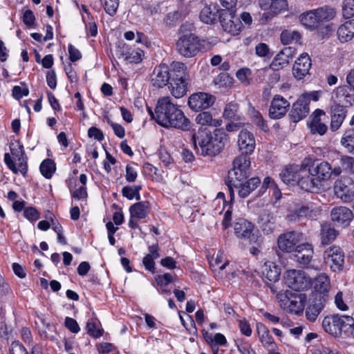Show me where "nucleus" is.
<instances>
[{
	"label": "nucleus",
	"instance_id": "nucleus-1",
	"mask_svg": "<svg viewBox=\"0 0 354 354\" xmlns=\"http://www.w3.org/2000/svg\"><path fill=\"white\" fill-rule=\"evenodd\" d=\"M149 112L157 123L166 128H175L186 131L189 128V120L183 112L171 102L169 97L158 100L155 109V114L151 109Z\"/></svg>",
	"mask_w": 354,
	"mask_h": 354
},
{
	"label": "nucleus",
	"instance_id": "nucleus-2",
	"mask_svg": "<svg viewBox=\"0 0 354 354\" xmlns=\"http://www.w3.org/2000/svg\"><path fill=\"white\" fill-rule=\"evenodd\" d=\"M194 148L203 156H215L225 147L228 136L223 129H216L213 133L206 128L200 127L192 135Z\"/></svg>",
	"mask_w": 354,
	"mask_h": 354
},
{
	"label": "nucleus",
	"instance_id": "nucleus-3",
	"mask_svg": "<svg viewBox=\"0 0 354 354\" xmlns=\"http://www.w3.org/2000/svg\"><path fill=\"white\" fill-rule=\"evenodd\" d=\"M193 28L194 26L192 24H183L179 28V32L183 35L178 37L176 48L178 53L185 57L196 56L203 48V40L193 33H185Z\"/></svg>",
	"mask_w": 354,
	"mask_h": 354
},
{
	"label": "nucleus",
	"instance_id": "nucleus-4",
	"mask_svg": "<svg viewBox=\"0 0 354 354\" xmlns=\"http://www.w3.org/2000/svg\"><path fill=\"white\" fill-rule=\"evenodd\" d=\"M284 280L286 286L295 291L306 290L312 284L310 277L300 270H287L284 275Z\"/></svg>",
	"mask_w": 354,
	"mask_h": 354
},
{
	"label": "nucleus",
	"instance_id": "nucleus-5",
	"mask_svg": "<svg viewBox=\"0 0 354 354\" xmlns=\"http://www.w3.org/2000/svg\"><path fill=\"white\" fill-rule=\"evenodd\" d=\"M333 191L337 198L350 202L354 197V180L348 176H342L335 180Z\"/></svg>",
	"mask_w": 354,
	"mask_h": 354
},
{
	"label": "nucleus",
	"instance_id": "nucleus-6",
	"mask_svg": "<svg viewBox=\"0 0 354 354\" xmlns=\"http://www.w3.org/2000/svg\"><path fill=\"white\" fill-rule=\"evenodd\" d=\"M219 19L223 30L232 35H238L243 29L242 23L236 17L235 11L221 10Z\"/></svg>",
	"mask_w": 354,
	"mask_h": 354
},
{
	"label": "nucleus",
	"instance_id": "nucleus-7",
	"mask_svg": "<svg viewBox=\"0 0 354 354\" xmlns=\"http://www.w3.org/2000/svg\"><path fill=\"white\" fill-rule=\"evenodd\" d=\"M304 240V234L297 231H290L281 234L277 238V246L283 252L295 251L297 243Z\"/></svg>",
	"mask_w": 354,
	"mask_h": 354
},
{
	"label": "nucleus",
	"instance_id": "nucleus-8",
	"mask_svg": "<svg viewBox=\"0 0 354 354\" xmlns=\"http://www.w3.org/2000/svg\"><path fill=\"white\" fill-rule=\"evenodd\" d=\"M309 164V170L312 176H315L319 185L323 182L330 180L333 174L332 167L327 161L318 162L306 158Z\"/></svg>",
	"mask_w": 354,
	"mask_h": 354
},
{
	"label": "nucleus",
	"instance_id": "nucleus-9",
	"mask_svg": "<svg viewBox=\"0 0 354 354\" xmlns=\"http://www.w3.org/2000/svg\"><path fill=\"white\" fill-rule=\"evenodd\" d=\"M300 176L298 186L303 190L313 192L319 188V184L315 176L309 170V164L305 158L301 163Z\"/></svg>",
	"mask_w": 354,
	"mask_h": 354
},
{
	"label": "nucleus",
	"instance_id": "nucleus-10",
	"mask_svg": "<svg viewBox=\"0 0 354 354\" xmlns=\"http://www.w3.org/2000/svg\"><path fill=\"white\" fill-rule=\"evenodd\" d=\"M214 102L215 97L213 95L204 92H198L189 96L188 105L193 111H199L209 108Z\"/></svg>",
	"mask_w": 354,
	"mask_h": 354
},
{
	"label": "nucleus",
	"instance_id": "nucleus-11",
	"mask_svg": "<svg viewBox=\"0 0 354 354\" xmlns=\"http://www.w3.org/2000/svg\"><path fill=\"white\" fill-rule=\"evenodd\" d=\"M332 99L335 104L343 106L345 109L354 104V89L348 86L337 87L332 93Z\"/></svg>",
	"mask_w": 354,
	"mask_h": 354
},
{
	"label": "nucleus",
	"instance_id": "nucleus-12",
	"mask_svg": "<svg viewBox=\"0 0 354 354\" xmlns=\"http://www.w3.org/2000/svg\"><path fill=\"white\" fill-rule=\"evenodd\" d=\"M324 259L333 271H339L342 269L344 263V255L339 247L333 246L326 250Z\"/></svg>",
	"mask_w": 354,
	"mask_h": 354
},
{
	"label": "nucleus",
	"instance_id": "nucleus-13",
	"mask_svg": "<svg viewBox=\"0 0 354 354\" xmlns=\"http://www.w3.org/2000/svg\"><path fill=\"white\" fill-rule=\"evenodd\" d=\"M290 103L283 97L276 95L270 104L269 115L272 119H279L283 117L288 111Z\"/></svg>",
	"mask_w": 354,
	"mask_h": 354
},
{
	"label": "nucleus",
	"instance_id": "nucleus-14",
	"mask_svg": "<svg viewBox=\"0 0 354 354\" xmlns=\"http://www.w3.org/2000/svg\"><path fill=\"white\" fill-rule=\"evenodd\" d=\"M237 145L242 154H251L256 146L253 133L246 129L241 130L238 136Z\"/></svg>",
	"mask_w": 354,
	"mask_h": 354
},
{
	"label": "nucleus",
	"instance_id": "nucleus-15",
	"mask_svg": "<svg viewBox=\"0 0 354 354\" xmlns=\"http://www.w3.org/2000/svg\"><path fill=\"white\" fill-rule=\"evenodd\" d=\"M311 66L309 55L304 53L296 59L292 67V74L297 80H302L308 73Z\"/></svg>",
	"mask_w": 354,
	"mask_h": 354
},
{
	"label": "nucleus",
	"instance_id": "nucleus-16",
	"mask_svg": "<svg viewBox=\"0 0 354 354\" xmlns=\"http://www.w3.org/2000/svg\"><path fill=\"white\" fill-rule=\"evenodd\" d=\"M313 253L311 244L308 243L299 244L295 248L294 259L299 265L305 266L312 261Z\"/></svg>",
	"mask_w": 354,
	"mask_h": 354
},
{
	"label": "nucleus",
	"instance_id": "nucleus-17",
	"mask_svg": "<svg viewBox=\"0 0 354 354\" xmlns=\"http://www.w3.org/2000/svg\"><path fill=\"white\" fill-rule=\"evenodd\" d=\"M171 77L168 66L166 64H160L154 68L151 75V82L153 86L162 88L169 83Z\"/></svg>",
	"mask_w": 354,
	"mask_h": 354
},
{
	"label": "nucleus",
	"instance_id": "nucleus-18",
	"mask_svg": "<svg viewBox=\"0 0 354 354\" xmlns=\"http://www.w3.org/2000/svg\"><path fill=\"white\" fill-rule=\"evenodd\" d=\"M295 54V48L292 47H286L282 49L272 60L270 68L274 71H279L290 63Z\"/></svg>",
	"mask_w": 354,
	"mask_h": 354
},
{
	"label": "nucleus",
	"instance_id": "nucleus-19",
	"mask_svg": "<svg viewBox=\"0 0 354 354\" xmlns=\"http://www.w3.org/2000/svg\"><path fill=\"white\" fill-rule=\"evenodd\" d=\"M330 216L333 222L345 227L348 225L353 218V214L349 208L339 206L332 209Z\"/></svg>",
	"mask_w": 354,
	"mask_h": 354
},
{
	"label": "nucleus",
	"instance_id": "nucleus-20",
	"mask_svg": "<svg viewBox=\"0 0 354 354\" xmlns=\"http://www.w3.org/2000/svg\"><path fill=\"white\" fill-rule=\"evenodd\" d=\"M330 129L332 131H336L341 127L344 122L347 115V110L343 106L334 104L330 107Z\"/></svg>",
	"mask_w": 354,
	"mask_h": 354
},
{
	"label": "nucleus",
	"instance_id": "nucleus-21",
	"mask_svg": "<svg viewBox=\"0 0 354 354\" xmlns=\"http://www.w3.org/2000/svg\"><path fill=\"white\" fill-rule=\"evenodd\" d=\"M309 113V104L304 100V97H299L292 104L290 117L293 122H297L306 118Z\"/></svg>",
	"mask_w": 354,
	"mask_h": 354
},
{
	"label": "nucleus",
	"instance_id": "nucleus-22",
	"mask_svg": "<svg viewBox=\"0 0 354 354\" xmlns=\"http://www.w3.org/2000/svg\"><path fill=\"white\" fill-rule=\"evenodd\" d=\"M248 177V174L245 171L235 170L234 169H232L229 171L227 184L231 201H233L234 198V187H237L239 185H241V183H243Z\"/></svg>",
	"mask_w": 354,
	"mask_h": 354
},
{
	"label": "nucleus",
	"instance_id": "nucleus-23",
	"mask_svg": "<svg viewBox=\"0 0 354 354\" xmlns=\"http://www.w3.org/2000/svg\"><path fill=\"white\" fill-rule=\"evenodd\" d=\"M20 156L21 158L14 160L12 159L10 155L6 153L4 155V162L8 167L14 173L17 174L20 172L24 175L28 170L27 158L26 156H22L21 154Z\"/></svg>",
	"mask_w": 354,
	"mask_h": 354
},
{
	"label": "nucleus",
	"instance_id": "nucleus-24",
	"mask_svg": "<svg viewBox=\"0 0 354 354\" xmlns=\"http://www.w3.org/2000/svg\"><path fill=\"white\" fill-rule=\"evenodd\" d=\"M301 165H292L286 167L281 173L282 180L287 185H298Z\"/></svg>",
	"mask_w": 354,
	"mask_h": 354
},
{
	"label": "nucleus",
	"instance_id": "nucleus-25",
	"mask_svg": "<svg viewBox=\"0 0 354 354\" xmlns=\"http://www.w3.org/2000/svg\"><path fill=\"white\" fill-rule=\"evenodd\" d=\"M338 324L341 337L354 336V318L352 316L338 314Z\"/></svg>",
	"mask_w": 354,
	"mask_h": 354
},
{
	"label": "nucleus",
	"instance_id": "nucleus-26",
	"mask_svg": "<svg viewBox=\"0 0 354 354\" xmlns=\"http://www.w3.org/2000/svg\"><path fill=\"white\" fill-rule=\"evenodd\" d=\"M338 324V314L326 316L322 321L324 330L327 333L335 337H341V330H339V328Z\"/></svg>",
	"mask_w": 354,
	"mask_h": 354
},
{
	"label": "nucleus",
	"instance_id": "nucleus-27",
	"mask_svg": "<svg viewBox=\"0 0 354 354\" xmlns=\"http://www.w3.org/2000/svg\"><path fill=\"white\" fill-rule=\"evenodd\" d=\"M261 180L259 178H251L245 182H243L237 187H234V190L236 189L238 195L241 198H246L249 194L255 189L260 184Z\"/></svg>",
	"mask_w": 354,
	"mask_h": 354
},
{
	"label": "nucleus",
	"instance_id": "nucleus-28",
	"mask_svg": "<svg viewBox=\"0 0 354 354\" xmlns=\"http://www.w3.org/2000/svg\"><path fill=\"white\" fill-rule=\"evenodd\" d=\"M257 331L259 339L264 347L272 350L277 347L269 330L263 324H257Z\"/></svg>",
	"mask_w": 354,
	"mask_h": 354
},
{
	"label": "nucleus",
	"instance_id": "nucleus-29",
	"mask_svg": "<svg viewBox=\"0 0 354 354\" xmlns=\"http://www.w3.org/2000/svg\"><path fill=\"white\" fill-rule=\"evenodd\" d=\"M169 89L171 94L176 98L183 97L187 91V84L184 79H180V77H172L169 83Z\"/></svg>",
	"mask_w": 354,
	"mask_h": 354
},
{
	"label": "nucleus",
	"instance_id": "nucleus-30",
	"mask_svg": "<svg viewBox=\"0 0 354 354\" xmlns=\"http://www.w3.org/2000/svg\"><path fill=\"white\" fill-rule=\"evenodd\" d=\"M337 35L341 42H347L354 36V19L348 20L339 26Z\"/></svg>",
	"mask_w": 354,
	"mask_h": 354
},
{
	"label": "nucleus",
	"instance_id": "nucleus-31",
	"mask_svg": "<svg viewBox=\"0 0 354 354\" xmlns=\"http://www.w3.org/2000/svg\"><path fill=\"white\" fill-rule=\"evenodd\" d=\"M312 283L315 292L319 294V297L326 295L330 288V279L325 274H319Z\"/></svg>",
	"mask_w": 354,
	"mask_h": 354
},
{
	"label": "nucleus",
	"instance_id": "nucleus-32",
	"mask_svg": "<svg viewBox=\"0 0 354 354\" xmlns=\"http://www.w3.org/2000/svg\"><path fill=\"white\" fill-rule=\"evenodd\" d=\"M234 230L238 238H248L252 232L253 225L244 218H239L234 225Z\"/></svg>",
	"mask_w": 354,
	"mask_h": 354
},
{
	"label": "nucleus",
	"instance_id": "nucleus-33",
	"mask_svg": "<svg viewBox=\"0 0 354 354\" xmlns=\"http://www.w3.org/2000/svg\"><path fill=\"white\" fill-rule=\"evenodd\" d=\"M120 54L124 60L129 63H140L142 60L144 52L140 48L131 49L124 46L121 48Z\"/></svg>",
	"mask_w": 354,
	"mask_h": 354
},
{
	"label": "nucleus",
	"instance_id": "nucleus-34",
	"mask_svg": "<svg viewBox=\"0 0 354 354\" xmlns=\"http://www.w3.org/2000/svg\"><path fill=\"white\" fill-rule=\"evenodd\" d=\"M196 122L202 126L218 127L221 126L223 121L219 118H213L212 114L207 111H203L196 116Z\"/></svg>",
	"mask_w": 354,
	"mask_h": 354
},
{
	"label": "nucleus",
	"instance_id": "nucleus-35",
	"mask_svg": "<svg viewBox=\"0 0 354 354\" xmlns=\"http://www.w3.org/2000/svg\"><path fill=\"white\" fill-rule=\"evenodd\" d=\"M150 208V203L148 201H142L132 205L129 208L131 217L137 219H143L147 217Z\"/></svg>",
	"mask_w": 354,
	"mask_h": 354
},
{
	"label": "nucleus",
	"instance_id": "nucleus-36",
	"mask_svg": "<svg viewBox=\"0 0 354 354\" xmlns=\"http://www.w3.org/2000/svg\"><path fill=\"white\" fill-rule=\"evenodd\" d=\"M263 273L270 281H277L281 274L280 268L272 261H267L264 263Z\"/></svg>",
	"mask_w": 354,
	"mask_h": 354
},
{
	"label": "nucleus",
	"instance_id": "nucleus-37",
	"mask_svg": "<svg viewBox=\"0 0 354 354\" xmlns=\"http://www.w3.org/2000/svg\"><path fill=\"white\" fill-rule=\"evenodd\" d=\"M317 17L315 10H310L300 15V21L306 28L315 29L319 27Z\"/></svg>",
	"mask_w": 354,
	"mask_h": 354
},
{
	"label": "nucleus",
	"instance_id": "nucleus-38",
	"mask_svg": "<svg viewBox=\"0 0 354 354\" xmlns=\"http://www.w3.org/2000/svg\"><path fill=\"white\" fill-rule=\"evenodd\" d=\"M218 10L213 6H205L200 12L201 20L207 24H214L217 19Z\"/></svg>",
	"mask_w": 354,
	"mask_h": 354
},
{
	"label": "nucleus",
	"instance_id": "nucleus-39",
	"mask_svg": "<svg viewBox=\"0 0 354 354\" xmlns=\"http://www.w3.org/2000/svg\"><path fill=\"white\" fill-rule=\"evenodd\" d=\"M149 253L143 258L142 263L147 270L153 272L155 266L154 260L159 257L158 246L155 245H151L149 248Z\"/></svg>",
	"mask_w": 354,
	"mask_h": 354
},
{
	"label": "nucleus",
	"instance_id": "nucleus-40",
	"mask_svg": "<svg viewBox=\"0 0 354 354\" xmlns=\"http://www.w3.org/2000/svg\"><path fill=\"white\" fill-rule=\"evenodd\" d=\"M317 13V18L319 21V26L324 23L332 20L336 14L335 10L332 8L322 7L315 9Z\"/></svg>",
	"mask_w": 354,
	"mask_h": 354
},
{
	"label": "nucleus",
	"instance_id": "nucleus-41",
	"mask_svg": "<svg viewBox=\"0 0 354 354\" xmlns=\"http://www.w3.org/2000/svg\"><path fill=\"white\" fill-rule=\"evenodd\" d=\"M229 261L225 260V256L222 251H218L215 257L209 260V266L214 271H221L228 265Z\"/></svg>",
	"mask_w": 354,
	"mask_h": 354
},
{
	"label": "nucleus",
	"instance_id": "nucleus-42",
	"mask_svg": "<svg viewBox=\"0 0 354 354\" xmlns=\"http://www.w3.org/2000/svg\"><path fill=\"white\" fill-rule=\"evenodd\" d=\"M323 309V304L321 301L310 304L306 310V317L310 322H315Z\"/></svg>",
	"mask_w": 354,
	"mask_h": 354
},
{
	"label": "nucleus",
	"instance_id": "nucleus-43",
	"mask_svg": "<svg viewBox=\"0 0 354 354\" xmlns=\"http://www.w3.org/2000/svg\"><path fill=\"white\" fill-rule=\"evenodd\" d=\"M97 1L106 14L110 16L115 15L119 7V0H97Z\"/></svg>",
	"mask_w": 354,
	"mask_h": 354
},
{
	"label": "nucleus",
	"instance_id": "nucleus-44",
	"mask_svg": "<svg viewBox=\"0 0 354 354\" xmlns=\"http://www.w3.org/2000/svg\"><path fill=\"white\" fill-rule=\"evenodd\" d=\"M250 167V159L245 154H241L237 156L233 161V168L235 170H240L248 172Z\"/></svg>",
	"mask_w": 354,
	"mask_h": 354
},
{
	"label": "nucleus",
	"instance_id": "nucleus-45",
	"mask_svg": "<svg viewBox=\"0 0 354 354\" xmlns=\"http://www.w3.org/2000/svg\"><path fill=\"white\" fill-rule=\"evenodd\" d=\"M301 35L298 31L285 30L280 36L281 41L283 44L288 45L294 41H298L300 39Z\"/></svg>",
	"mask_w": 354,
	"mask_h": 354
},
{
	"label": "nucleus",
	"instance_id": "nucleus-46",
	"mask_svg": "<svg viewBox=\"0 0 354 354\" xmlns=\"http://www.w3.org/2000/svg\"><path fill=\"white\" fill-rule=\"evenodd\" d=\"M337 232L328 225L322 226V241L323 244H328L337 236Z\"/></svg>",
	"mask_w": 354,
	"mask_h": 354
},
{
	"label": "nucleus",
	"instance_id": "nucleus-47",
	"mask_svg": "<svg viewBox=\"0 0 354 354\" xmlns=\"http://www.w3.org/2000/svg\"><path fill=\"white\" fill-rule=\"evenodd\" d=\"M55 169V165L52 160L46 159L41 163V174L46 178H50Z\"/></svg>",
	"mask_w": 354,
	"mask_h": 354
},
{
	"label": "nucleus",
	"instance_id": "nucleus-48",
	"mask_svg": "<svg viewBox=\"0 0 354 354\" xmlns=\"http://www.w3.org/2000/svg\"><path fill=\"white\" fill-rule=\"evenodd\" d=\"M141 189V185H134L132 187L126 186L122 188V194L123 196L127 198L129 200H132L135 198L137 201H139L140 200V195L139 192Z\"/></svg>",
	"mask_w": 354,
	"mask_h": 354
},
{
	"label": "nucleus",
	"instance_id": "nucleus-49",
	"mask_svg": "<svg viewBox=\"0 0 354 354\" xmlns=\"http://www.w3.org/2000/svg\"><path fill=\"white\" fill-rule=\"evenodd\" d=\"M283 309L289 313L297 314L303 309V306L298 297H291Z\"/></svg>",
	"mask_w": 354,
	"mask_h": 354
},
{
	"label": "nucleus",
	"instance_id": "nucleus-50",
	"mask_svg": "<svg viewBox=\"0 0 354 354\" xmlns=\"http://www.w3.org/2000/svg\"><path fill=\"white\" fill-rule=\"evenodd\" d=\"M186 70V66L182 62H173L171 64L170 73L171 74V77H174L175 78L180 77V79H183Z\"/></svg>",
	"mask_w": 354,
	"mask_h": 354
},
{
	"label": "nucleus",
	"instance_id": "nucleus-51",
	"mask_svg": "<svg viewBox=\"0 0 354 354\" xmlns=\"http://www.w3.org/2000/svg\"><path fill=\"white\" fill-rule=\"evenodd\" d=\"M340 142L342 146L348 149L354 148V129H349L344 131Z\"/></svg>",
	"mask_w": 354,
	"mask_h": 354
},
{
	"label": "nucleus",
	"instance_id": "nucleus-52",
	"mask_svg": "<svg viewBox=\"0 0 354 354\" xmlns=\"http://www.w3.org/2000/svg\"><path fill=\"white\" fill-rule=\"evenodd\" d=\"M271 291L274 294H276L277 301L281 308H283V306H286V304H287L288 301L291 298L290 295H291L292 293L289 290L278 292L277 290V288L273 286L271 287Z\"/></svg>",
	"mask_w": 354,
	"mask_h": 354
},
{
	"label": "nucleus",
	"instance_id": "nucleus-53",
	"mask_svg": "<svg viewBox=\"0 0 354 354\" xmlns=\"http://www.w3.org/2000/svg\"><path fill=\"white\" fill-rule=\"evenodd\" d=\"M288 4L287 0H272L271 12L277 15L281 12L288 10Z\"/></svg>",
	"mask_w": 354,
	"mask_h": 354
},
{
	"label": "nucleus",
	"instance_id": "nucleus-54",
	"mask_svg": "<svg viewBox=\"0 0 354 354\" xmlns=\"http://www.w3.org/2000/svg\"><path fill=\"white\" fill-rule=\"evenodd\" d=\"M252 72L250 69L248 68H242L237 71L236 75L238 80L245 86L250 84V76Z\"/></svg>",
	"mask_w": 354,
	"mask_h": 354
},
{
	"label": "nucleus",
	"instance_id": "nucleus-55",
	"mask_svg": "<svg viewBox=\"0 0 354 354\" xmlns=\"http://www.w3.org/2000/svg\"><path fill=\"white\" fill-rule=\"evenodd\" d=\"M342 15L349 19L354 16V0H344L342 2Z\"/></svg>",
	"mask_w": 354,
	"mask_h": 354
},
{
	"label": "nucleus",
	"instance_id": "nucleus-56",
	"mask_svg": "<svg viewBox=\"0 0 354 354\" xmlns=\"http://www.w3.org/2000/svg\"><path fill=\"white\" fill-rule=\"evenodd\" d=\"M310 128L313 133H317L319 135H324L328 129L326 124L321 122L319 119H313Z\"/></svg>",
	"mask_w": 354,
	"mask_h": 354
},
{
	"label": "nucleus",
	"instance_id": "nucleus-57",
	"mask_svg": "<svg viewBox=\"0 0 354 354\" xmlns=\"http://www.w3.org/2000/svg\"><path fill=\"white\" fill-rule=\"evenodd\" d=\"M255 54L262 58L272 56L270 48L265 43H259L255 46Z\"/></svg>",
	"mask_w": 354,
	"mask_h": 354
},
{
	"label": "nucleus",
	"instance_id": "nucleus-58",
	"mask_svg": "<svg viewBox=\"0 0 354 354\" xmlns=\"http://www.w3.org/2000/svg\"><path fill=\"white\" fill-rule=\"evenodd\" d=\"M251 115L254 122L262 130L267 131L268 126L266 124L261 114L259 111L254 109L252 111Z\"/></svg>",
	"mask_w": 354,
	"mask_h": 354
},
{
	"label": "nucleus",
	"instance_id": "nucleus-59",
	"mask_svg": "<svg viewBox=\"0 0 354 354\" xmlns=\"http://www.w3.org/2000/svg\"><path fill=\"white\" fill-rule=\"evenodd\" d=\"M340 161L345 170H347L351 173H354V158L344 156L341 158Z\"/></svg>",
	"mask_w": 354,
	"mask_h": 354
},
{
	"label": "nucleus",
	"instance_id": "nucleus-60",
	"mask_svg": "<svg viewBox=\"0 0 354 354\" xmlns=\"http://www.w3.org/2000/svg\"><path fill=\"white\" fill-rule=\"evenodd\" d=\"M237 111V104L234 102H230L227 104L223 111V117L226 118H233Z\"/></svg>",
	"mask_w": 354,
	"mask_h": 354
},
{
	"label": "nucleus",
	"instance_id": "nucleus-61",
	"mask_svg": "<svg viewBox=\"0 0 354 354\" xmlns=\"http://www.w3.org/2000/svg\"><path fill=\"white\" fill-rule=\"evenodd\" d=\"M24 216L31 221H37L39 218V214L38 211L34 207H28L24 209Z\"/></svg>",
	"mask_w": 354,
	"mask_h": 354
},
{
	"label": "nucleus",
	"instance_id": "nucleus-62",
	"mask_svg": "<svg viewBox=\"0 0 354 354\" xmlns=\"http://www.w3.org/2000/svg\"><path fill=\"white\" fill-rule=\"evenodd\" d=\"M64 324L65 326L73 333H77L80 330L77 322L73 318L66 317Z\"/></svg>",
	"mask_w": 354,
	"mask_h": 354
},
{
	"label": "nucleus",
	"instance_id": "nucleus-63",
	"mask_svg": "<svg viewBox=\"0 0 354 354\" xmlns=\"http://www.w3.org/2000/svg\"><path fill=\"white\" fill-rule=\"evenodd\" d=\"M138 176L137 171L134 167L127 165L126 167L125 178L129 183H133L136 180Z\"/></svg>",
	"mask_w": 354,
	"mask_h": 354
},
{
	"label": "nucleus",
	"instance_id": "nucleus-64",
	"mask_svg": "<svg viewBox=\"0 0 354 354\" xmlns=\"http://www.w3.org/2000/svg\"><path fill=\"white\" fill-rule=\"evenodd\" d=\"M28 93L29 90L27 88H21L19 86H15L12 88V96L17 100H19L24 96L28 95Z\"/></svg>",
	"mask_w": 354,
	"mask_h": 354
}]
</instances>
